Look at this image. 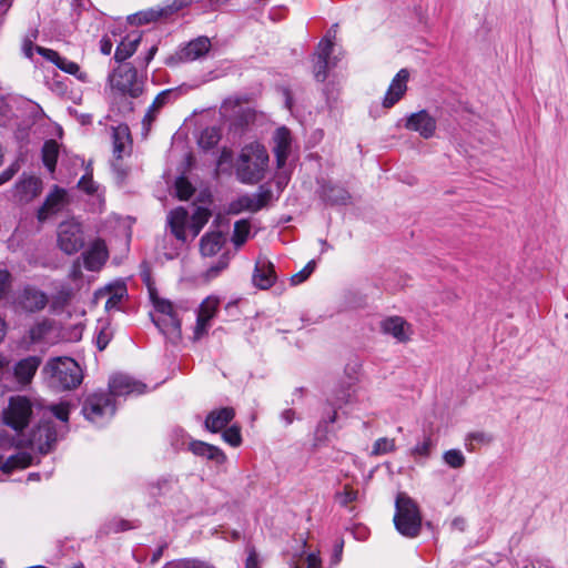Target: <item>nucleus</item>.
<instances>
[{
  "instance_id": "31",
  "label": "nucleus",
  "mask_w": 568,
  "mask_h": 568,
  "mask_svg": "<svg viewBox=\"0 0 568 568\" xmlns=\"http://www.w3.org/2000/svg\"><path fill=\"white\" fill-rule=\"evenodd\" d=\"M125 293H126V288L124 285L121 284V285H116L114 287L108 286L104 290L99 291L97 293V297L98 298L105 297L106 301H105L104 307L106 311H112V310L119 308V305L122 302Z\"/></svg>"
},
{
  "instance_id": "34",
  "label": "nucleus",
  "mask_w": 568,
  "mask_h": 568,
  "mask_svg": "<svg viewBox=\"0 0 568 568\" xmlns=\"http://www.w3.org/2000/svg\"><path fill=\"white\" fill-rule=\"evenodd\" d=\"M59 154V145L54 140H48L42 146V161L45 168L52 173L55 170Z\"/></svg>"
},
{
  "instance_id": "42",
  "label": "nucleus",
  "mask_w": 568,
  "mask_h": 568,
  "mask_svg": "<svg viewBox=\"0 0 568 568\" xmlns=\"http://www.w3.org/2000/svg\"><path fill=\"white\" fill-rule=\"evenodd\" d=\"M322 561L317 554L310 552L305 556L301 555L298 561H294L291 568H321Z\"/></svg>"
},
{
  "instance_id": "4",
  "label": "nucleus",
  "mask_w": 568,
  "mask_h": 568,
  "mask_svg": "<svg viewBox=\"0 0 568 568\" xmlns=\"http://www.w3.org/2000/svg\"><path fill=\"white\" fill-rule=\"evenodd\" d=\"M151 300L155 311L160 314L153 317L155 326L168 337L173 341L181 338V318L176 307L171 301L161 298L151 293Z\"/></svg>"
},
{
  "instance_id": "10",
  "label": "nucleus",
  "mask_w": 568,
  "mask_h": 568,
  "mask_svg": "<svg viewBox=\"0 0 568 568\" xmlns=\"http://www.w3.org/2000/svg\"><path fill=\"white\" fill-rule=\"evenodd\" d=\"M220 300L214 296L206 297L199 306L196 313V323L193 331V341H200L204 337L210 327L211 321L215 317L219 310Z\"/></svg>"
},
{
  "instance_id": "20",
  "label": "nucleus",
  "mask_w": 568,
  "mask_h": 568,
  "mask_svg": "<svg viewBox=\"0 0 568 568\" xmlns=\"http://www.w3.org/2000/svg\"><path fill=\"white\" fill-rule=\"evenodd\" d=\"M84 266L89 271H98L108 260V250L102 240H95L83 254Z\"/></svg>"
},
{
  "instance_id": "52",
  "label": "nucleus",
  "mask_w": 568,
  "mask_h": 568,
  "mask_svg": "<svg viewBox=\"0 0 568 568\" xmlns=\"http://www.w3.org/2000/svg\"><path fill=\"white\" fill-rule=\"evenodd\" d=\"M52 414L61 422L67 423L69 419V405L59 404L51 407Z\"/></svg>"
},
{
  "instance_id": "12",
  "label": "nucleus",
  "mask_w": 568,
  "mask_h": 568,
  "mask_svg": "<svg viewBox=\"0 0 568 568\" xmlns=\"http://www.w3.org/2000/svg\"><path fill=\"white\" fill-rule=\"evenodd\" d=\"M36 49L39 54L54 63L63 72L74 75L81 82H89L88 73L81 71L80 65L78 63L61 57L57 51L52 49H47L43 47H37Z\"/></svg>"
},
{
  "instance_id": "60",
  "label": "nucleus",
  "mask_w": 568,
  "mask_h": 568,
  "mask_svg": "<svg viewBox=\"0 0 568 568\" xmlns=\"http://www.w3.org/2000/svg\"><path fill=\"white\" fill-rule=\"evenodd\" d=\"M308 276H310L308 273H305V268H303L302 271H300L298 273L294 274L291 277V282L294 285H298V284L303 283L304 281H306L308 278Z\"/></svg>"
},
{
  "instance_id": "41",
  "label": "nucleus",
  "mask_w": 568,
  "mask_h": 568,
  "mask_svg": "<svg viewBox=\"0 0 568 568\" xmlns=\"http://www.w3.org/2000/svg\"><path fill=\"white\" fill-rule=\"evenodd\" d=\"M52 329V323L49 320H42L36 323L29 331L30 339L36 343L41 341Z\"/></svg>"
},
{
  "instance_id": "56",
  "label": "nucleus",
  "mask_w": 568,
  "mask_h": 568,
  "mask_svg": "<svg viewBox=\"0 0 568 568\" xmlns=\"http://www.w3.org/2000/svg\"><path fill=\"white\" fill-rule=\"evenodd\" d=\"M10 361L7 356L0 354V381H4V375L10 373L9 369Z\"/></svg>"
},
{
  "instance_id": "38",
  "label": "nucleus",
  "mask_w": 568,
  "mask_h": 568,
  "mask_svg": "<svg viewBox=\"0 0 568 568\" xmlns=\"http://www.w3.org/2000/svg\"><path fill=\"white\" fill-rule=\"evenodd\" d=\"M396 450V442L394 438L381 437L377 438L371 452V456H381Z\"/></svg>"
},
{
  "instance_id": "25",
  "label": "nucleus",
  "mask_w": 568,
  "mask_h": 568,
  "mask_svg": "<svg viewBox=\"0 0 568 568\" xmlns=\"http://www.w3.org/2000/svg\"><path fill=\"white\" fill-rule=\"evenodd\" d=\"M333 50V43L325 39L320 42L317 52H316V61L314 63V77L317 81L323 82L327 77L328 70V58Z\"/></svg>"
},
{
  "instance_id": "36",
  "label": "nucleus",
  "mask_w": 568,
  "mask_h": 568,
  "mask_svg": "<svg viewBox=\"0 0 568 568\" xmlns=\"http://www.w3.org/2000/svg\"><path fill=\"white\" fill-rule=\"evenodd\" d=\"M243 211L248 212H257L258 206H254V201L252 195H242L239 199L232 201L229 204L227 213L229 214H240Z\"/></svg>"
},
{
  "instance_id": "47",
  "label": "nucleus",
  "mask_w": 568,
  "mask_h": 568,
  "mask_svg": "<svg viewBox=\"0 0 568 568\" xmlns=\"http://www.w3.org/2000/svg\"><path fill=\"white\" fill-rule=\"evenodd\" d=\"M254 206H258V211L265 207L272 200L273 193L268 189L260 187L256 194H253Z\"/></svg>"
},
{
  "instance_id": "48",
  "label": "nucleus",
  "mask_w": 568,
  "mask_h": 568,
  "mask_svg": "<svg viewBox=\"0 0 568 568\" xmlns=\"http://www.w3.org/2000/svg\"><path fill=\"white\" fill-rule=\"evenodd\" d=\"M193 0H173L170 4L163 7L164 16L170 17L173 13L189 7Z\"/></svg>"
},
{
  "instance_id": "64",
  "label": "nucleus",
  "mask_w": 568,
  "mask_h": 568,
  "mask_svg": "<svg viewBox=\"0 0 568 568\" xmlns=\"http://www.w3.org/2000/svg\"><path fill=\"white\" fill-rule=\"evenodd\" d=\"M23 51H24V54L28 57V58H31L32 57V42L31 41H26L24 44H23Z\"/></svg>"
},
{
  "instance_id": "24",
  "label": "nucleus",
  "mask_w": 568,
  "mask_h": 568,
  "mask_svg": "<svg viewBox=\"0 0 568 568\" xmlns=\"http://www.w3.org/2000/svg\"><path fill=\"white\" fill-rule=\"evenodd\" d=\"M211 41L206 37H199L190 41L184 48L179 51V59L181 61H194L209 52Z\"/></svg>"
},
{
  "instance_id": "8",
  "label": "nucleus",
  "mask_w": 568,
  "mask_h": 568,
  "mask_svg": "<svg viewBox=\"0 0 568 568\" xmlns=\"http://www.w3.org/2000/svg\"><path fill=\"white\" fill-rule=\"evenodd\" d=\"M49 297L41 290L27 285L18 291L13 297L12 306L17 312L38 313L45 308Z\"/></svg>"
},
{
  "instance_id": "26",
  "label": "nucleus",
  "mask_w": 568,
  "mask_h": 568,
  "mask_svg": "<svg viewBox=\"0 0 568 568\" xmlns=\"http://www.w3.org/2000/svg\"><path fill=\"white\" fill-rule=\"evenodd\" d=\"M235 412L232 407H222L212 410L205 419V427L212 432L217 433L226 427V425L234 418Z\"/></svg>"
},
{
  "instance_id": "18",
  "label": "nucleus",
  "mask_w": 568,
  "mask_h": 568,
  "mask_svg": "<svg viewBox=\"0 0 568 568\" xmlns=\"http://www.w3.org/2000/svg\"><path fill=\"white\" fill-rule=\"evenodd\" d=\"M409 73L406 69H400L393 81L390 82L388 90L383 100V106L386 109L395 105L405 94L407 90V81Z\"/></svg>"
},
{
  "instance_id": "35",
  "label": "nucleus",
  "mask_w": 568,
  "mask_h": 568,
  "mask_svg": "<svg viewBox=\"0 0 568 568\" xmlns=\"http://www.w3.org/2000/svg\"><path fill=\"white\" fill-rule=\"evenodd\" d=\"M160 18H166V16H164L163 7H160L156 9L152 8L149 10L140 11V12L131 16L129 19L132 24L140 26V24H145V23L156 21Z\"/></svg>"
},
{
  "instance_id": "63",
  "label": "nucleus",
  "mask_w": 568,
  "mask_h": 568,
  "mask_svg": "<svg viewBox=\"0 0 568 568\" xmlns=\"http://www.w3.org/2000/svg\"><path fill=\"white\" fill-rule=\"evenodd\" d=\"M349 393H345L343 395V397L341 398H337L336 403L334 404V406H337V407H341L342 404H347L349 402Z\"/></svg>"
},
{
  "instance_id": "59",
  "label": "nucleus",
  "mask_w": 568,
  "mask_h": 568,
  "mask_svg": "<svg viewBox=\"0 0 568 568\" xmlns=\"http://www.w3.org/2000/svg\"><path fill=\"white\" fill-rule=\"evenodd\" d=\"M112 47H113V43L108 37H104L101 39L100 50L103 54H105V55L110 54L112 51Z\"/></svg>"
},
{
  "instance_id": "30",
  "label": "nucleus",
  "mask_w": 568,
  "mask_h": 568,
  "mask_svg": "<svg viewBox=\"0 0 568 568\" xmlns=\"http://www.w3.org/2000/svg\"><path fill=\"white\" fill-rule=\"evenodd\" d=\"M322 197L332 205H346L351 201V194L346 189L331 184L323 185Z\"/></svg>"
},
{
  "instance_id": "49",
  "label": "nucleus",
  "mask_w": 568,
  "mask_h": 568,
  "mask_svg": "<svg viewBox=\"0 0 568 568\" xmlns=\"http://www.w3.org/2000/svg\"><path fill=\"white\" fill-rule=\"evenodd\" d=\"M11 274L8 270L0 268V300L3 298L11 287Z\"/></svg>"
},
{
  "instance_id": "33",
  "label": "nucleus",
  "mask_w": 568,
  "mask_h": 568,
  "mask_svg": "<svg viewBox=\"0 0 568 568\" xmlns=\"http://www.w3.org/2000/svg\"><path fill=\"white\" fill-rule=\"evenodd\" d=\"M212 213L209 209L197 206L191 216L190 230L192 231L193 239L196 237L203 226L210 220Z\"/></svg>"
},
{
  "instance_id": "16",
  "label": "nucleus",
  "mask_w": 568,
  "mask_h": 568,
  "mask_svg": "<svg viewBox=\"0 0 568 568\" xmlns=\"http://www.w3.org/2000/svg\"><path fill=\"white\" fill-rule=\"evenodd\" d=\"M42 191V181L33 175L23 174L14 185V196L20 202H30Z\"/></svg>"
},
{
  "instance_id": "39",
  "label": "nucleus",
  "mask_w": 568,
  "mask_h": 568,
  "mask_svg": "<svg viewBox=\"0 0 568 568\" xmlns=\"http://www.w3.org/2000/svg\"><path fill=\"white\" fill-rule=\"evenodd\" d=\"M250 223L247 220H240L234 224V232L232 241L235 246H241L247 240L250 233Z\"/></svg>"
},
{
  "instance_id": "62",
  "label": "nucleus",
  "mask_w": 568,
  "mask_h": 568,
  "mask_svg": "<svg viewBox=\"0 0 568 568\" xmlns=\"http://www.w3.org/2000/svg\"><path fill=\"white\" fill-rule=\"evenodd\" d=\"M342 550H343V544H337L335 546V551H334V562L337 564L339 560H341V556H342Z\"/></svg>"
},
{
  "instance_id": "57",
  "label": "nucleus",
  "mask_w": 568,
  "mask_h": 568,
  "mask_svg": "<svg viewBox=\"0 0 568 568\" xmlns=\"http://www.w3.org/2000/svg\"><path fill=\"white\" fill-rule=\"evenodd\" d=\"M156 113H158V112H154L153 110H151V109L149 108V110H148L146 114L144 115L143 121H142V124H143V128H144V130H145V132H146V133L149 132V130H150V128H151L152 122L155 120V118H156Z\"/></svg>"
},
{
  "instance_id": "6",
  "label": "nucleus",
  "mask_w": 568,
  "mask_h": 568,
  "mask_svg": "<svg viewBox=\"0 0 568 568\" xmlns=\"http://www.w3.org/2000/svg\"><path fill=\"white\" fill-rule=\"evenodd\" d=\"M111 88L122 95L138 98L143 92V81L139 79L135 68L123 64L110 75Z\"/></svg>"
},
{
  "instance_id": "15",
  "label": "nucleus",
  "mask_w": 568,
  "mask_h": 568,
  "mask_svg": "<svg viewBox=\"0 0 568 568\" xmlns=\"http://www.w3.org/2000/svg\"><path fill=\"white\" fill-rule=\"evenodd\" d=\"M67 204V192L59 186H54L45 197V201L38 210V220L45 221L49 216L60 212Z\"/></svg>"
},
{
  "instance_id": "7",
  "label": "nucleus",
  "mask_w": 568,
  "mask_h": 568,
  "mask_svg": "<svg viewBox=\"0 0 568 568\" xmlns=\"http://www.w3.org/2000/svg\"><path fill=\"white\" fill-rule=\"evenodd\" d=\"M32 416V404L24 396H13L9 399L8 407L3 410V422L6 425L21 432L30 422Z\"/></svg>"
},
{
  "instance_id": "37",
  "label": "nucleus",
  "mask_w": 568,
  "mask_h": 568,
  "mask_svg": "<svg viewBox=\"0 0 568 568\" xmlns=\"http://www.w3.org/2000/svg\"><path fill=\"white\" fill-rule=\"evenodd\" d=\"M493 437L484 432L469 433L464 442V446L468 452H475L478 446L489 445Z\"/></svg>"
},
{
  "instance_id": "14",
  "label": "nucleus",
  "mask_w": 568,
  "mask_h": 568,
  "mask_svg": "<svg viewBox=\"0 0 568 568\" xmlns=\"http://www.w3.org/2000/svg\"><path fill=\"white\" fill-rule=\"evenodd\" d=\"M145 385L132 377L123 374L114 375L109 381V389L111 398L113 396H123L129 394H142L145 390Z\"/></svg>"
},
{
  "instance_id": "11",
  "label": "nucleus",
  "mask_w": 568,
  "mask_h": 568,
  "mask_svg": "<svg viewBox=\"0 0 568 568\" xmlns=\"http://www.w3.org/2000/svg\"><path fill=\"white\" fill-rule=\"evenodd\" d=\"M57 439L58 432L54 423L52 420H44L32 430L28 444L41 454H47Z\"/></svg>"
},
{
  "instance_id": "46",
  "label": "nucleus",
  "mask_w": 568,
  "mask_h": 568,
  "mask_svg": "<svg viewBox=\"0 0 568 568\" xmlns=\"http://www.w3.org/2000/svg\"><path fill=\"white\" fill-rule=\"evenodd\" d=\"M90 166H88L87 170H89ZM78 187L82 191H84L88 194H93L97 192V185L92 179V171H87V173L79 180Z\"/></svg>"
},
{
  "instance_id": "45",
  "label": "nucleus",
  "mask_w": 568,
  "mask_h": 568,
  "mask_svg": "<svg viewBox=\"0 0 568 568\" xmlns=\"http://www.w3.org/2000/svg\"><path fill=\"white\" fill-rule=\"evenodd\" d=\"M358 491L353 489L349 485H345L343 490L336 494V500L342 506H347L348 504L355 501L357 499Z\"/></svg>"
},
{
  "instance_id": "32",
  "label": "nucleus",
  "mask_w": 568,
  "mask_h": 568,
  "mask_svg": "<svg viewBox=\"0 0 568 568\" xmlns=\"http://www.w3.org/2000/svg\"><path fill=\"white\" fill-rule=\"evenodd\" d=\"M224 243L223 234L219 231L206 233L200 242V251L204 256L215 255Z\"/></svg>"
},
{
  "instance_id": "2",
  "label": "nucleus",
  "mask_w": 568,
  "mask_h": 568,
  "mask_svg": "<svg viewBox=\"0 0 568 568\" xmlns=\"http://www.w3.org/2000/svg\"><path fill=\"white\" fill-rule=\"evenodd\" d=\"M43 373L48 376L49 384L58 390L77 388L83 379L82 369L71 357H55L47 362Z\"/></svg>"
},
{
  "instance_id": "17",
  "label": "nucleus",
  "mask_w": 568,
  "mask_h": 568,
  "mask_svg": "<svg viewBox=\"0 0 568 568\" xmlns=\"http://www.w3.org/2000/svg\"><path fill=\"white\" fill-rule=\"evenodd\" d=\"M383 333L393 336L399 343H406L412 335V327L403 317L390 316L381 322Z\"/></svg>"
},
{
  "instance_id": "27",
  "label": "nucleus",
  "mask_w": 568,
  "mask_h": 568,
  "mask_svg": "<svg viewBox=\"0 0 568 568\" xmlns=\"http://www.w3.org/2000/svg\"><path fill=\"white\" fill-rule=\"evenodd\" d=\"M189 449L195 456L204 457L209 460L215 462L219 465L226 460L225 454L219 447L201 440H192L189 444Z\"/></svg>"
},
{
  "instance_id": "1",
  "label": "nucleus",
  "mask_w": 568,
  "mask_h": 568,
  "mask_svg": "<svg viewBox=\"0 0 568 568\" xmlns=\"http://www.w3.org/2000/svg\"><path fill=\"white\" fill-rule=\"evenodd\" d=\"M268 164V153L258 143L244 146L236 161L237 179L245 184H255L264 178Z\"/></svg>"
},
{
  "instance_id": "21",
  "label": "nucleus",
  "mask_w": 568,
  "mask_h": 568,
  "mask_svg": "<svg viewBox=\"0 0 568 568\" xmlns=\"http://www.w3.org/2000/svg\"><path fill=\"white\" fill-rule=\"evenodd\" d=\"M41 364L38 356H28L19 361L13 367V376L21 386L28 385Z\"/></svg>"
},
{
  "instance_id": "50",
  "label": "nucleus",
  "mask_w": 568,
  "mask_h": 568,
  "mask_svg": "<svg viewBox=\"0 0 568 568\" xmlns=\"http://www.w3.org/2000/svg\"><path fill=\"white\" fill-rule=\"evenodd\" d=\"M444 460L449 466L457 468L462 466V453L458 449H450L444 454Z\"/></svg>"
},
{
  "instance_id": "53",
  "label": "nucleus",
  "mask_w": 568,
  "mask_h": 568,
  "mask_svg": "<svg viewBox=\"0 0 568 568\" xmlns=\"http://www.w3.org/2000/svg\"><path fill=\"white\" fill-rule=\"evenodd\" d=\"M20 165L18 162L10 164L4 171L0 173V185L10 181L14 174L19 171Z\"/></svg>"
},
{
  "instance_id": "58",
  "label": "nucleus",
  "mask_w": 568,
  "mask_h": 568,
  "mask_svg": "<svg viewBox=\"0 0 568 568\" xmlns=\"http://www.w3.org/2000/svg\"><path fill=\"white\" fill-rule=\"evenodd\" d=\"M226 266H227V262L226 261H223V260L219 261L216 265L211 266L207 270V276L209 277H215L221 271L226 268Z\"/></svg>"
},
{
  "instance_id": "44",
  "label": "nucleus",
  "mask_w": 568,
  "mask_h": 568,
  "mask_svg": "<svg viewBox=\"0 0 568 568\" xmlns=\"http://www.w3.org/2000/svg\"><path fill=\"white\" fill-rule=\"evenodd\" d=\"M223 439L233 447H237L242 443L240 427L233 425L226 428L222 434Z\"/></svg>"
},
{
  "instance_id": "23",
  "label": "nucleus",
  "mask_w": 568,
  "mask_h": 568,
  "mask_svg": "<svg viewBox=\"0 0 568 568\" xmlns=\"http://www.w3.org/2000/svg\"><path fill=\"white\" fill-rule=\"evenodd\" d=\"M275 280L276 275L273 264L265 258L258 260L253 274L254 285L261 290H267L275 283Z\"/></svg>"
},
{
  "instance_id": "9",
  "label": "nucleus",
  "mask_w": 568,
  "mask_h": 568,
  "mask_svg": "<svg viewBox=\"0 0 568 568\" xmlns=\"http://www.w3.org/2000/svg\"><path fill=\"white\" fill-rule=\"evenodd\" d=\"M58 246L68 255L79 252L84 246V235L79 222L69 220L60 223Z\"/></svg>"
},
{
  "instance_id": "40",
  "label": "nucleus",
  "mask_w": 568,
  "mask_h": 568,
  "mask_svg": "<svg viewBox=\"0 0 568 568\" xmlns=\"http://www.w3.org/2000/svg\"><path fill=\"white\" fill-rule=\"evenodd\" d=\"M220 141V133L216 128H206L202 131L199 145L205 150H209L215 146Z\"/></svg>"
},
{
  "instance_id": "29",
  "label": "nucleus",
  "mask_w": 568,
  "mask_h": 568,
  "mask_svg": "<svg viewBox=\"0 0 568 568\" xmlns=\"http://www.w3.org/2000/svg\"><path fill=\"white\" fill-rule=\"evenodd\" d=\"M141 38L142 36L139 32L128 34L116 47L114 59L118 62L129 59L136 51Z\"/></svg>"
},
{
  "instance_id": "13",
  "label": "nucleus",
  "mask_w": 568,
  "mask_h": 568,
  "mask_svg": "<svg viewBox=\"0 0 568 568\" xmlns=\"http://www.w3.org/2000/svg\"><path fill=\"white\" fill-rule=\"evenodd\" d=\"M405 128L418 132L424 139H429L435 134L436 121L426 110H420L407 118Z\"/></svg>"
},
{
  "instance_id": "43",
  "label": "nucleus",
  "mask_w": 568,
  "mask_h": 568,
  "mask_svg": "<svg viewBox=\"0 0 568 568\" xmlns=\"http://www.w3.org/2000/svg\"><path fill=\"white\" fill-rule=\"evenodd\" d=\"M176 195L180 200H189L193 193L194 187L185 178H179L175 182Z\"/></svg>"
},
{
  "instance_id": "54",
  "label": "nucleus",
  "mask_w": 568,
  "mask_h": 568,
  "mask_svg": "<svg viewBox=\"0 0 568 568\" xmlns=\"http://www.w3.org/2000/svg\"><path fill=\"white\" fill-rule=\"evenodd\" d=\"M170 95V91H162L156 95L153 103L150 105V109L154 112H158L168 101Z\"/></svg>"
},
{
  "instance_id": "51",
  "label": "nucleus",
  "mask_w": 568,
  "mask_h": 568,
  "mask_svg": "<svg viewBox=\"0 0 568 568\" xmlns=\"http://www.w3.org/2000/svg\"><path fill=\"white\" fill-rule=\"evenodd\" d=\"M432 446H433L432 440H430L429 437H427V438L424 439L423 443L417 444L414 447L412 454L414 456L427 457L430 454Z\"/></svg>"
},
{
  "instance_id": "5",
  "label": "nucleus",
  "mask_w": 568,
  "mask_h": 568,
  "mask_svg": "<svg viewBox=\"0 0 568 568\" xmlns=\"http://www.w3.org/2000/svg\"><path fill=\"white\" fill-rule=\"evenodd\" d=\"M82 413L89 422L102 426L113 417L115 404L110 394L95 392L87 397Z\"/></svg>"
},
{
  "instance_id": "55",
  "label": "nucleus",
  "mask_w": 568,
  "mask_h": 568,
  "mask_svg": "<svg viewBox=\"0 0 568 568\" xmlns=\"http://www.w3.org/2000/svg\"><path fill=\"white\" fill-rule=\"evenodd\" d=\"M245 568H260L257 554L254 548L248 549Z\"/></svg>"
},
{
  "instance_id": "61",
  "label": "nucleus",
  "mask_w": 568,
  "mask_h": 568,
  "mask_svg": "<svg viewBox=\"0 0 568 568\" xmlns=\"http://www.w3.org/2000/svg\"><path fill=\"white\" fill-rule=\"evenodd\" d=\"M158 51V47L156 45H152L145 57V60H144V64L148 65L151 60L154 58L155 53Z\"/></svg>"
},
{
  "instance_id": "19",
  "label": "nucleus",
  "mask_w": 568,
  "mask_h": 568,
  "mask_svg": "<svg viewBox=\"0 0 568 568\" xmlns=\"http://www.w3.org/2000/svg\"><path fill=\"white\" fill-rule=\"evenodd\" d=\"M273 141V152L275 154L276 165L277 169H282L291 153L292 138L288 129L285 126L278 128L274 133Z\"/></svg>"
},
{
  "instance_id": "22",
  "label": "nucleus",
  "mask_w": 568,
  "mask_h": 568,
  "mask_svg": "<svg viewBox=\"0 0 568 568\" xmlns=\"http://www.w3.org/2000/svg\"><path fill=\"white\" fill-rule=\"evenodd\" d=\"M113 155L120 160L125 154H130L132 140L130 129L125 124L112 128Z\"/></svg>"
},
{
  "instance_id": "28",
  "label": "nucleus",
  "mask_w": 568,
  "mask_h": 568,
  "mask_svg": "<svg viewBox=\"0 0 568 568\" xmlns=\"http://www.w3.org/2000/svg\"><path fill=\"white\" fill-rule=\"evenodd\" d=\"M189 219L187 211L180 206L172 210L168 215V223L173 235L182 242L186 241L185 226Z\"/></svg>"
},
{
  "instance_id": "3",
  "label": "nucleus",
  "mask_w": 568,
  "mask_h": 568,
  "mask_svg": "<svg viewBox=\"0 0 568 568\" xmlns=\"http://www.w3.org/2000/svg\"><path fill=\"white\" fill-rule=\"evenodd\" d=\"M394 524L396 529L406 537H416L422 526V517L417 505L406 494L399 493L395 503Z\"/></svg>"
}]
</instances>
